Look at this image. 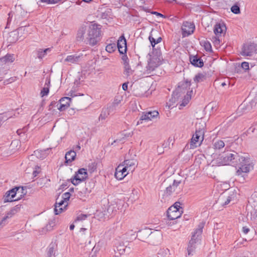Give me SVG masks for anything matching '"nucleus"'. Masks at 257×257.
Returning <instances> with one entry per match:
<instances>
[{
    "label": "nucleus",
    "mask_w": 257,
    "mask_h": 257,
    "mask_svg": "<svg viewBox=\"0 0 257 257\" xmlns=\"http://www.w3.org/2000/svg\"><path fill=\"white\" fill-rule=\"evenodd\" d=\"M153 14H155L156 15L158 16H160L161 17H164V16L159 13H158V12H154Z\"/></svg>",
    "instance_id": "55"
},
{
    "label": "nucleus",
    "mask_w": 257,
    "mask_h": 257,
    "mask_svg": "<svg viewBox=\"0 0 257 257\" xmlns=\"http://www.w3.org/2000/svg\"><path fill=\"white\" fill-rule=\"evenodd\" d=\"M88 215L86 214H81L77 216L76 219L75 220V222H76L77 221H82L86 219V218L87 217Z\"/></svg>",
    "instance_id": "43"
},
{
    "label": "nucleus",
    "mask_w": 257,
    "mask_h": 257,
    "mask_svg": "<svg viewBox=\"0 0 257 257\" xmlns=\"http://www.w3.org/2000/svg\"><path fill=\"white\" fill-rule=\"evenodd\" d=\"M180 202H176L171 207H175V208L178 209V210H180V209H181V207H180Z\"/></svg>",
    "instance_id": "49"
},
{
    "label": "nucleus",
    "mask_w": 257,
    "mask_h": 257,
    "mask_svg": "<svg viewBox=\"0 0 257 257\" xmlns=\"http://www.w3.org/2000/svg\"><path fill=\"white\" fill-rule=\"evenodd\" d=\"M88 36L89 44L92 46L96 45L101 36V26L95 24H91L89 27Z\"/></svg>",
    "instance_id": "4"
},
{
    "label": "nucleus",
    "mask_w": 257,
    "mask_h": 257,
    "mask_svg": "<svg viewBox=\"0 0 257 257\" xmlns=\"http://www.w3.org/2000/svg\"><path fill=\"white\" fill-rule=\"evenodd\" d=\"M225 144L222 140H216L213 142V148L215 150H220L224 147Z\"/></svg>",
    "instance_id": "32"
},
{
    "label": "nucleus",
    "mask_w": 257,
    "mask_h": 257,
    "mask_svg": "<svg viewBox=\"0 0 257 257\" xmlns=\"http://www.w3.org/2000/svg\"><path fill=\"white\" fill-rule=\"evenodd\" d=\"M158 115L159 112L156 110L153 111H149L147 112H143L140 119L137 122V125L142 123L143 120L146 121L151 120L152 119L157 117Z\"/></svg>",
    "instance_id": "11"
},
{
    "label": "nucleus",
    "mask_w": 257,
    "mask_h": 257,
    "mask_svg": "<svg viewBox=\"0 0 257 257\" xmlns=\"http://www.w3.org/2000/svg\"><path fill=\"white\" fill-rule=\"evenodd\" d=\"M105 50L108 53H112L116 50V45L115 43L108 44L105 48Z\"/></svg>",
    "instance_id": "39"
},
{
    "label": "nucleus",
    "mask_w": 257,
    "mask_h": 257,
    "mask_svg": "<svg viewBox=\"0 0 257 257\" xmlns=\"http://www.w3.org/2000/svg\"><path fill=\"white\" fill-rule=\"evenodd\" d=\"M3 120L4 121V120H7L8 118L7 115L5 113H3Z\"/></svg>",
    "instance_id": "59"
},
{
    "label": "nucleus",
    "mask_w": 257,
    "mask_h": 257,
    "mask_svg": "<svg viewBox=\"0 0 257 257\" xmlns=\"http://www.w3.org/2000/svg\"><path fill=\"white\" fill-rule=\"evenodd\" d=\"M112 112H110L107 108H103L99 116V120H104L109 115L112 114Z\"/></svg>",
    "instance_id": "31"
},
{
    "label": "nucleus",
    "mask_w": 257,
    "mask_h": 257,
    "mask_svg": "<svg viewBox=\"0 0 257 257\" xmlns=\"http://www.w3.org/2000/svg\"><path fill=\"white\" fill-rule=\"evenodd\" d=\"M181 181L174 180L172 184L166 187L164 191V195L168 196L173 194L174 192L178 193V191L180 190V188L179 187Z\"/></svg>",
    "instance_id": "10"
},
{
    "label": "nucleus",
    "mask_w": 257,
    "mask_h": 257,
    "mask_svg": "<svg viewBox=\"0 0 257 257\" xmlns=\"http://www.w3.org/2000/svg\"><path fill=\"white\" fill-rule=\"evenodd\" d=\"M158 65H138V69L141 72V75H146L151 74L155 70Z\"/></svg>",
    "instance_id": "17"
},
{
    "label": "nucleus",
    "mask_w": 257,
    "mask_h": 257,
    "mask_svg": "<svg viewBox=\"0 0 257 257\" xmlns=\"http://www.w3.org/2000/svg\"><path fill=\"white\" fill-rule=\"evenodd\" d=\"M24 190V187H16L8 191L3 197L4 202H13L20 200L22 198V194L16 199H14V198L16 196V195L19 193L23 194V196L25 195L26 193H24L23 192Z\"/></svg>",
    "instance_id": "5"
},
{
    "label": "nucleus",
    "mask_w": 257,
    "mask_h": 257,
    "mask_svg": "<svg viewBox=\"0 0 257 257\" xmlns=\"http://www.w3.org/2000/svg\"><path fill=\"white\" fill-rule=\"evenodd\" d=\"M150 228H145L140 230L137 235V237L140 240L148 242L150 233Z\"/></svg>",
    "instance_id": "18"
},
{
    "label": "nucleus",
    "mask_w": 257,
    "mask_h": 257,
    "mask_svg": "<svg viewBox=\"0 0 257 257\" xmlns=\"http://www.w3.org/2000/svg\"><path fill=\"white\" fill-rule=\"evenodd\" d=\"M69 93H70V96H71V97H74V96H76V95L75 94H74V92L72 91H71L69 92Z\"/></svg>",
    "instance_id": "58"
},
{
    "label": "nucleus",
    "mask_w": 257,
    "mask_h": 257,
    "mask_svg": "<svg viewBox=\"0 0 257 257\" xmlns=\"http://www.w3.org/2000/svg\"><path fill=\"white\" fill-rule=\"evenodd\" d=\"M58 199H57L56 202L55 203V206L57 207H61L63 206V205H65V202H66V201L64 200L63 199L60 200L59 202L58 201Z\"/></svg>",
    "instance_id": "46"
},
{
    "label": "nucleus",
    "mask_w": 257,
    "mask_h": 257,
    "mask_svg": "<svg viewBox=\"0 0 257 257\" xmlns=\"http://www.w3.org/2000/svg\"><path fill=\"white\" fill-rule=\"evenodd\" d=\"M117 48L121 54H124L126 52V41L123 35L121 36L117 41Z\"/></svg>",
    "instance_id": "20"
},
{
    "label": "nucleus",
    "mask_w": 257,
    "mask_h": 257,
    "mask_svg": "<svg viewBox=\"0 0 257 257\" xmlns=\"http://www.w3.org/2000/svg\"><path fill=\"white\" fill-rule=\"evenodd\" d=\"M81 73L84 77L90 75H92L95 74V68L94 65H83L82 67Z\"/></svg>",
    "instance_id": "22"
},
{
    "label": "nucleus",
    "mask_w": 257,
    "mask_h": 257,
    "mask_svg": "<svg viewBox=\"0 0 257 257\" xmlns=\"http://www.w3.org/2000/svg\"><path fill=\"white\" fill-rule=\"evenodd\" d=\"M75 227V225L73 224H72L70 225V229L73 230Z\"/></svg>",
    "instance_id": "62"
},
{
    "label": "nucleus",
    "mask_w": 257,
    "mask_h": 257,
    "mask_svg": "<svg viewBox=\"0 0 257 257\" xmlns=\"http://www.w3.org/2000/svg\"><path fill=\"white\" fill-rule=\"evenodd\" d=\"M226 30V25L223 22L220 21L215 24L213 27V32L215 35L213 41L214 45H219L220 42L219 38L225 35Z\"/></svg>",
    "instance_id": "6"
},
{
    "label": "nucleus",
    "mask_w": 257,
    "mask_h": 257,
    "mask_svg": "<svg viewBox=\"0 0 257 257\" xmlns=\"http://www.w3.org/2000/svg\"><path fill=\"white\" fill-rule=\"evenodd\" d=\"M149 40L151 43V45L153 47H154L155 45L156 44H155V43L156 42V40L153 38L152 35L150 36H149Z\"/></svg>",
    "instance_id": "47"
},
{
    "label": "nucleus",
    "mask_w": 257,
    "mask_h": 257,
    "mask_svg": "<svg viewBox=\"0 0 257 257\" xmlns=\"http://www.w3.org/2000/svg\"><path fill=\"white\" fill-rule=\"evenodd\" d=\"M162 40V38L161 37H159L157 39H156V42L155 43V44H158L160 42H161Z\"/></svg>",
    "instance_id": "56"
},
{
    "label": "nucleus",
    "mask_w": 257,
    "mask_h": 257,
    "mask_svg": "<svg viewBox=\"0 0 257 257\" xmlns=\"http://www.w3.org/2000/svg\"><path fill=\"white\" fill-rule=\"evenodd\" d=\"M204 130L203 127L201 128L196 126L195 133L193 135L190 143V149L196 148L200 146L204 140Z\"/></svg>",
    "instance_id": "7"
},
{
    "label": "nucleus",
    "mask_w": 257,
    "mask_h": 257,
    "mask_svg": "<svg viewBox=\"0 0 257 257\" xmlns=\"http://www.w3.org/2000/svg\"><path fill=\"white\" fill-rule=\"evenodd\" d=\"M173 141H174V139H172V138L170 137L167 142H168V144H169V145H170V143H172V146L173 145Z\"/></svg>",
    "instance_id": "54"
},
{
    "label": "nucleus",
    "mask_w": 257,
    "mask_h": 257,
    "mask_svg": "<svg viewBox=\"0 0 257 257\" xmlns=\"http://www.w3.org/2000/svg\"><path fill=\"white\" fill-rule=\"evenodd\" d=\"M175 207H170L167 210V216L170 220H175L180 217L181 215V211Z\"/></svg>",
    "instance_id": "16"
},
{
    "label": "nucleus",
    "mask_w": 257,
    "mask_h": 257,
    "mask_svg": "<svg viewBox=\"0 0 257 257\" xmlns=\"http://www.w3.org/2000/svg\"><path fill=\"white\" fill-rule=\"evenodd\" d=\"M191 82L187 80L184 82H181L179 83L178 87L173 92L172 97L170 99V101L172 103H176L178 102L179 99L182 98V94H184L187 89L190 87Z\"/></svg>",
    "instance_id": "3"
},
{
    "label": "nucleus",
    "mask_w": 257,
    "mask_h": 257,
    "mask_svg": "<svg viewBox=\"0 0 257 257\" xmlns=\"http://www.w3.org/2000/svg\"><path fill=\"white\" fill-rule=\"evenodd\" d=\"M211 74L209 72H203L198 73L193 78L195 83H198L205 81L207 78L211 77Z\"/></svg>",
    "instance_id": "21"
},
{
    "label": "nucleus",
    "mask_w": 257,
    "mask_h": 257,
    "mask_svg": "<svg viewBox=\"0 0 257 257\" xmlns=\"http://www.w3.org/2000/svg\"><path fill=\"white\" fill-rule=\"evenodd\" d=\"M56 248L57 245L55 243L52 242L50 244L47 251V254L49 257H52L53 255H55Z\"/></svg>",
    "instance_id": "28"
},
{
    "label": "nucleus",
    "mask_w": 257,
    "mask_h": 257,
    "mask_svg": "<svg viewBox=\"0 0 257 257\" xmlns=\"http://www.w3.org/2000/svg\"><path fill=\"white\" fill-rule=\"evenodd\" d=\"M71 98L69 97H64L61 98L57 103V107L60 111H64L70 106Z\"/></svg>",
    "instance_id": "14"
},
{
    "label": "nucleus",
    "mask_w": 257,
    "mask_h": 257,
    "mask_svg": "<svg viewBox=\"0 0 257 257\" xmlns=\"http://www.w3.org/2000/svg\"><path fill=\"white\" fill-rule=\"evenodd\" d=\"M79 59V56L76 55H70L67 57L65 59V61L71 63H74L78 62Z\"/></svg>",
    "instance_id": "36"
},
{
    "label": "nucleus",
    "mask_w": 257,
    "mask_h": 257,
    "mask_svg": "<svg viewBox=\"0 0 257 257\" xmlns=\"http://www.w3.org/2000/svg\"><path fill=\"white\" fill-rule=\"evenodd\" d=\"M67 206V204H65L64 205V206H61V207H57V206H55V208H54L55 214L56 215H58L59 214L61 213L64 210V209L66 208Z\"/></svg>",
    "instance_id": "40"
},
{
    "label": "nucleus",
    "mask_w": 257,
    "mask_h": 257,
    "mask_svg": "<svg viewBox=\"0 0 257 257\" xmlns=\"http://www.w3.org/2000/svg\"><path fill=\"white\" fill-rule=\"evenodd\" d=\"M127 169L121 164L119 165L115 169L114 176L117 180H121L125 177L127 173H126Z\"/></svg>",
    "instance_id": "15"
},
{
    "label": "nucleus",
    "mask_w": 257,
    "mask_h": 257,
    "mask_svg": "<svg viewBox=\"0 0 257 257\" xmlns=\"http://www.w3.org/2000/svg\"><path fill=\"white\" fill-rule=\"evenodd\" d=\"M234 71L236 73H242L249 70V65H235Z\"/></svg>",
    "instance_id": "29"
},
{
    "label": "nucleus",
    "mask_w": 257,
    "mask_h": 257,
    "mask_svg": "<svg viewBox=\"0 0 257 257\" xmlns=\"http://www.w3.org/2000/svg\"><path fill=\"white\" fill-rule=\"evenodd\" d=\"M134 70L131 67L130 65H125L124 74L127 77L131 76L133 74Z\"/></svg>",
    "instance_id": "37"
},
{
    "label": "nucleus",
    "mask_w": 257,
    "mask_h": 257,
    "mask_svg": "<svg viewBox=\"0 0 257 257\" xmlns=\"http://www.w3.org/2000/svg\"><path fill=\"white\" fill-rule=\"evenodd\" d=\"M121 165H123L127 169L130 168L129 171H130L131 170V168L135 165V161L134 160H125L123 161V164Z\"/></svg>",
    "instance_id": "34"
},
{
    "label": "nucleus",
    "mask_w": 257,
    "mask_h": 257,
    "mask_svg": "<svg viewBox=\"0 0 257 257\" xmlns=\"http://www.w3.org/2000/svg\"><path fill=\"white\" fill-rule=\"evenodd\" d=\"M157 151L159 154H162L163 153V151L162 150L161 148L158 147Z\"/></svg>",
    "instance_id": "57"
},
{
    "label": "nucleus",
    "mask_w": 257,
    "mask_h": 257,
    "mask_svg": "<svg viewBox=\"0 0 257 257\" xmlns=\"http://www.w3.org/2000/svg\"><path fill=\"white\" fill-rule=\"evenodd\" d=\"M127 87H128V82H125L124 83H123L122 85V88L123 89V90H126L127 89Z\"/></svg>",
    "instance_id": "52"
},
{
    "label": "nucleus",
    "mask_w": 257,
    "mask_h": 257,
    "mask_svg": "<svg viewBox=\"0 0 257 257\" xmlns=\"http://www.w3.org/2000/svg\"><path fill=\"white\" fill-rule=\"evenodd\" d=\"M162 148L165 149L167 148H170L169 144H168V142H164L162 146Z\"/></svg>",
    "instance_id": "50"
},
{
    "label": "nucleus",
    "mask_w": 257,
    "mask_h": 257,
    "mask_svg": "<svg viewBox=\"0 0 257 257\" xmlns=\"http://www.w3.org/2000/svg\"><path fill=\"white\" fill-rule=\"evenodd\" d=\"M192 93H193L192 90H191L189 91H187L186 95L184 96V98L182 100V102L180 105V106H181V107L185 106L188 103V102H189V100L191 98V95Z\"/></svg>",
    "instance_id": "27"
},
{
    "label": "nucleus",
    "mask_w": 257,
    "mask_h": 257,
    "mask_svg": "<svg viewBox=\"0 0 257 257\" xmlns=\"http://www.w3.org/2000/svg\"><path fill=\"white\" fill-rule=\"evenodd\" d=\"M76 153L75 151L70 150L67 152L65 154L66 163H71L75 159Z\"/></svg>",
    "instance_id": "26"
},
{
    "label": "nucleus",
    "mask_w": 257,
    "mask_h": 257,
    "mask_svg": "<svg viewBox=\"0 0 257 257\" xmlns=\"http://www.w3.org/2000/svg\"><path fill=\"white\" fill-rule=\"evenodd\" d=\"M51 51V48H48L44 50L39 49L37 51V56L39 58H43L44 57L48 52H50Z\"/></svg>",
    "instance_id": "33"
},
{
    "label": "nucleus",
    "mask_w": 257,
    "mask_h": 257,
    "mask_svg": "<svg viewBox=\"0 0 257 257\" xmlns=\"http://www.w3.org/2000/svg\"><path fill=\"white\" fill-rule=\"evenodd\" d=\"M80 148H81L80 146L79 145H78L76 146L75 149V151H76L79 150L80 149Z\"/></svg>",
    "instance_id": "60"
},
{
    "label": "nucleus",
    "mask_w": 257,
    "mask_h": 257,
    "mask_svg": "<svg viewBox=\"0 0 257 257\" xmlns=\"http://www.w3.org/2000/svg\"><path fill=\"white\" fill-rule=\"evenodd\" d=\"M204 224L203 222L200 223L198 226V228L193 233L187 247L188 255L192 254V252H193L196 247V244L199 243L200 240V236L202 233V229L204 227Z\"/></svg>",
    "instance_id": "2"
},
{
    "label": "nucleus",
    "mask_w": 257,
    "mask_h": 257,
    "mask_svg": "<svg viewBox=\"0 0 257 257\" xmlns=\"http://www.w3.org/2000/svg\"><path fill=\"white\" fill-rule=\"evenodd\" d=\"M249 231V229L246 226H244L242 227V231L244 234H247Z\"/></svg>",
    "instance_id": "51"
},
{
    "label": "nucleus",
    "mask_w": 257,
    "mask_h": 257,
    "mask_svg": "<svg viewBox=\"0 0 257 257\" xmlns=\"http://www.w3.org/2000/svg\"><path fill=\"white\" fill-rule=\"evenodd\" d=\"M221 163L224 165H230L238 167L236 172L237 175H241L242 173H248L251 168L249 158L240 155L235 151L224 152L220 158Z\"/></svg>",
    "instance_id": "1"
},
{
    "label": "nucleus",
    "mask_w": 257,
    "mask_h": 257,
    "mask_svg": "<svg viewBox=\"0 0 257 257\" xmlns=\"http://www.w3.org/2000/svg\"><path fill=\"white\" fill-rule=\"evenodd\" d=\"M64 0H40L42 3H45L47 5H54L63 2Z\"/></svg>",
    "instance_id": "38"
},
{
    "label": "nucleus",
    "mask_w": 257,
    "mask_h": 257,
    "mask_svg": "<svg viewBox=\"0 0 257 257\" xmlns=\"http://www.w3.org/2000/svg\"><path fill=\"white\" fill-rule=\"evenodd\" d=\"M87 178V172L86 169L81 168L78 170L75 173L73 179H71V182L74 185H77L79 183L84 181Z\"/></svg>",
    "instance_id": "8"
},
{
    "label": "nucleus",
    "mask_w": 257,
    "mask_h": 257,
    "mask_svg": "<svg viewBox=\"0 0 257 257\" xmlns=\"http://www.w3.org/2000/svg\"><path fill=\"white\" fill-rule=\"evenodd\" d=\"M50 85V79L47 78L45 83L44 87L40 92V95L42 97L48 95L49 92V87Z\"/></svg>",
    "instance_id": "25"
},
{
    "label": "nucleus",
    "mask_w": 257,
    "mask_h": 257,
    "mask_svg": "<svg viewBox=\"0 0 257 257\" xmlns=\"http://www.w3.org/2000/svg\"><path fill=\"white\" fill-rule=\"evenodd\" d=\"M162 58L161 55L157 52L156 53H153L152 54L150 55V60L153 63H159Z\"/></svg>",
    "instance_id": "30"
},
{
    "label": "nucleus",
    "mask_w": 257,
    "mask_h": 257,
    "mask_svg": "<svg viewBox=\"0 0 257 257\" xmlns=\"http://www.w3.org/2000/svg\"><path fill=\"white\" fill-rule=\"evenodd\" d=\"M150 234L149 237L148 243L153 245L158 243L162 236L161 232L157 230L152 231V230L150 229Z\"/></svg>",
    "instance_id": "13"
},
{
    "label": "nucleus",
    "mask_w": 257,
    "mask_h": 257,
    "mask_svg": "<svg viewBox=\"0 0 257 257\" xmlns=\"http://www.w3.org/2000/svg\"><path fill=\"white\" fill-rule=\"evenodd\" d=\"M17 134L19 135H21L23 133L22 132V130H17Z\"/></svg>",
    "instance_id": "63"
},
{
    "label": "nucleus",
    "mask_w": 257,
    "mask_h": 257,
    "mask_svg": "<svg viewBox=\"0 0 257 257\" xmlns=\"http://www.w3.org/2000/svg\"><path fill=\"white\" fill-rule=\"evenodd\" d=\"M39 172L37 171H34L33 173V174L35 177H36L37 176V174Z\"/></svg>",
    "instance_id": "64"
},
{
    "label": "nucleus",
    "mask_w": 257,
    "mask_h": 257,
    "mask_svg": "<svg viewBox=\"0 0 257 257\" xmlns=\"http://www.w3.org/2000/svg\"><path fill=\"white\" fill-rule=\"evenodd\" d=\"M55 225V221L54 220H50L48 223L46 225L45 228L46 230H51L53 227Z\"/></svg>",
    "instance_id": "41"
},
{
    "label": "nucleus",
    "mask_w": 257,
    "mask_h": 257,
    "mask_svg": "<svg viewBox=\"0 0 257 257\" xmlns=\"http://www.w3.org/2000/svg\"><path fill=\"white\" fill-rule=\"evenodd\" d=\"M16 57L14 54H8L6 56L0 58V64H7L14 62Z\"/></svg>",
    "instance_id": "24"
},
{
    "label": "nucleus",
    "mask_w": 257,
    "mask_h": 257,
    "mask_svg": "<svg viewBox=\"0 0 257 257\" xmlns=\"http://www.w3.org/2000/svg\"><path fill=\"white\" fill-rule=\"evenodd\" d=\"M240 54L244 56H250L257 54V46L253 43L244 44L242 48Z\"/></svg>",
    "instance_id": "9"
},
{
    "label": "nucleus",
    "mask_w": 257,
    "mask_h": 257,
    "mask_svg": "<svg viewBox=\"0 0 257 257\" xmlns=\"http://www.w3.org/2000/svg\"><path fill=\"white\" fill-rule=\"evenodd\" d=\"M182 35L183 37L188 36L194 32L195 30V25L193 23L185 22L183 23L182 26Z\"/></svg>",
    "instance_id": "12"
},
{
    "label": "nucleus",
    "mask_w": 257,
    "mask_h": 257,
    "mask_svg": "<svg viewBox=\"0 0 257 257\" xmlns=\"http://www.w3.org/2000/svg\"><path fill=\"white\" fill-rule=\"evenodd\" d=\"M231 12L235 14H239L240 12L239 8L236 6H233L231 8Z\"/></svg>",
    "instance_id": "44"
},
{
    "label": "nucleus",
    "mask_w": 257,
    "mask_h": 257,
    "mask_svg": "<svg viewBox=\"0 0 257 257\" xmlns=\"http://www.w3.org/2000/svg\"><path fill=\"white\" fill-rule=\"evenodd\" d=\"M70 197V194L69 192L65 193L62 195L63 199L64 200L66 201V202L68 200H69Z\"/></svg>",
    "instance_id": "45"
},
{
    "label": "nucleus",
    "mask_w": 257,
    "mask_h": 257,
    "mask_svg": "<svg viewBox=\"0 0 257 257\" xmlns=\"http://www.w3.org/2000/svg\"><path fill=\"white\" fill-rule=\"evenodd\" d=\"M202 44L203 47L207 51H210L211 50V46L209 42L204 41Z\"/></svg>",
    "instance_id": "42"
},
{
    "label": "nucleus",
    "mask_w": 257,
    "mask_h": 257,
    "mask_svg": "<svg viewBox=\"0 0 257 257\" xmlns=\"http://www.w3.org/2000/svg\"><path fill=\"white\" fill-rule=\"evenodd\" d=\"M166 2L168 3H173L174 2H176V0H165Z\"/></svg>",
    "instance_id": "61"
},
{
    "label": "nucleus",
    "mask_w": 257,
    "mask_h": 257,
    "mask_svg": "<svg viewBox=\"0 0 257 257\" xmlns=\"http://www.w3.org/2000/svg\"><path fill=\"white\" fill-rule=\"evenodd\" d=\"M121 100L122 98L121 96H116L113 101L107 106V108L109 109V112H112L113 114L114 113Z\"/></svg>",
    "instance_id": "19"
},
{
    "label": "nucleus",
    "mask_w": 257,
    "mask_h": 257,
    "mask_svg": "<svg viewBox=\"0 0 257 257\" xmlns=\"http://www.w3.org/2000/svg\"><path fill=\"white\" fill-rule=\"evenodd\" d=\"M58 102L55 101H52L50 103V106H52V107H57V103H58Z\"/></svg>",
    "instance_id": "53"
},
{
    "label": "nucleus",
    "mask_w": 257,
    "mask_h": 257,
    "mask_svg": "<svg viewBox=\"0 0 257 257\" xmlns=\"http://www.w3.org/2000/svg\"><path fill=\"white\" fill-rule=\"evenodd\" d=\"M190 61L191 64H203V62L197 56L190 57Z\"/></svg>",
    "instance_id": "35"
},
{
    "label": "nucleus",
    "mask_w": 257,
    "mask_h": 257,
    "mask_svg": "<svg viewBox=\"0 0 257 257\" xmlns=\"http://www.w3.org/2000/svg\"><path fill=\"white\" fill-rule=\"evenodd\" d=\"M21 205H18L12 208L9 211H8L6 216H5L3 219V221H6L7 219L11 218L13 215L20 211Z\"/></svg>",
    "instance_id": "23"
},
{
    "label": "nucleus",
    "mask_w": 257,
    "mask_h": 257,
    "mask_svg": "<svg viewBox=\"0 0 257 257\" xmlns=\"http://www.w3.org/2000/svg\"><path fill=\"white\" fill-rule=\"evenodd\" d=\"M231 199V197L230 196H228L225 201L222 204V206H225L227 204H228Z\"/></svg>",
    "instance_id": "48"
}]
</instances>
